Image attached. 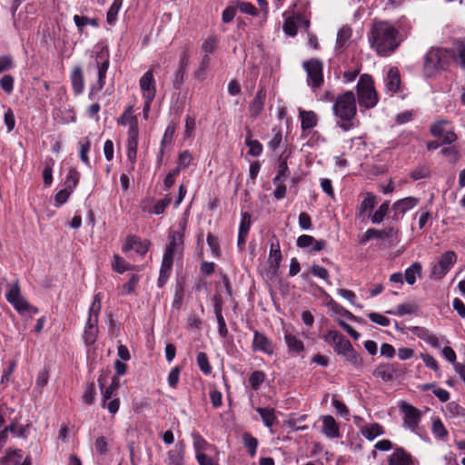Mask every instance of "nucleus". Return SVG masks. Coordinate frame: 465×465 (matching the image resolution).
<instances>
[{
  "mask_svg": "<svg viewBox=\"0 0 465 465\" xmlns=\"http://www.w3.org/2000/svg\"><path fill=\"white\" fill-rule=\"evenodd\" d=\"M322 432L330 439H336L341 436L339 424L331 415L322 417Z\"/></svg>",
  "mask_w": 465,
  "mask_h": 465,
  "instance_id": "nucleus-18",
  "label": "nucleus"
},
{
  "mask_svg": "<svg viewBox=\"0 0 465 465\" xmlns=\"http://www.w3.org/2000/svg\"><path fill=\"white\" fill-rule=\"evenodd\" d=\"M175 129H176L175 124L173 123H170L167 125V127H166V129L164 131L163 139L161 141V150H160L159 155H158V163H161L162 159H163V147L166 144H171L172 142H173V135H174V133H175Z\"/></svg>",
  "mask_w": 465,
  "mask_h": 465,
  "instance_id": "nucleus-33",
  "label": "nucleus"
},
{
  "mask_svg": "<svg viewBox=\"0 0 465 465\" xmlns=\"http://www.w3.org/2000/svg\"><path fill=\"white\" fill-rule=\"evenodd\" d=\"M421 264L420 262H413L410 267L405 270L404 278L408 284L412 285L416 282V277L421 275Z\"/></svg>",
  "mask_w": 465,
  "mask_h": 465,
  "instance_id": "nucleus-35",
  "label": "nucleus"
},
{
  "mask_svg": "<svg viewBox=\"0 0 465 465\" xmlns=\"http://www.w3.org/2000/svg\"><path fill=\"white\" fill-rule=\"evenodd\" d=\"M143 100H153L156 94V84L152 70L145 72L139 80Z\"/></svg>",
  "mask_w": 465,
  "mask_h": 465,
  "instance_id": "nucleus-14",
  "label": "nucleus"
},
{
  "mask_svg": "<svg viewBox=\"0 0 465 465\" xmlns=\"http://www.w3.org/2000/svg\"><path fill=\"white\" fill-rule=\"evenodd\" d=\"M101 61H96V67L98 71V87L103 89L105 84L106 73L109 67V56L108 54L101 52L97 55Z\"/></svg>",
  "mask_w": 465,
  "mask_h": 465,
  "instance_id": "nucleus-22",
  "label": "nucleus"
},
{
  "mask_svg": "<svg viewBox=\"0 0 465 465\" xmlns=\"http://www.w3.org/2000/svg\"><path fill=\"white\" fill-rule=\"evenodd\" d=\"M245 144L249 148V154L257 157L262 153V145L258 140L252 138V134L249 132L245 138Z\"/></svg>",
  "mask_w": 465,
  "mask_h": 465,
  "instance_id": "nucleus-38",
  "label": "nucleus"
},
{
  "mask_svg": "<svg viewBox=\"0 0 465 465\" xmlns=\"http://www.w3.org/2000/svg\"><path fill=\"white\" fill-rule=\"evenodd\" d=\"M416 334L420 339L423 340L430 346L437 348V349L440 348V345L439 338L435 334L429 331L428 330H426L424 328L418 329Z\"/></svg>",
  "mask_w": 465,
  "mask_h": 465,
  "instance_id": "nucleus-37",
  "label": "nucleus"
},
{
  "mask_svg": "<svg viewBox=\"0 0 465 465\" xmlns=\"http://www.w3.org/2000/svg\"><path fill=\"white\" fill-rule=\"evenodd\" d=\"M376 205V196L372 193H366L364 194L363 200L361 203L356 207V216L363 217L366 213H369V216H371V212Z\"/></svg>",
  "mask_w": 465,
  "mask_h": 465,
  "instance_id": "nucleus-24",
  "label": "nucleus"
},
{
  "mask_svg": "<svg viewBox=\"0 0 465 465\" xmlns=\"http://www.w3.org/2000/svg\"><path fill=\"white\" fill-rule=\"evenodd\" d=\"M389 465H415L410 453L402 448H397L388 459Z\"/></svg>",
  "mask_w": 465,
  "mask_h": 465,
  "instance_id": "nucleus-20",
  "label": "nucleus"
},
{
  "mask_svg": "<svg viewBox=\"0 0 465 465\" xmlns=\"http://www.w3.org/2000/svg\"><path fill=\"white\" fill-rule=\"evenodd\" d=\"M122 5L123 0H114L106 14V21L108 24L113 25L116 22L117 15L122 7Z\"/></svg>",
  "mask_w": 465,
  "mask_h": 465,
  "instance_id": "nucleus-44",
  "label": "nucleus"
},
{
  "mask_svg": "<svg viewBox=\"0 0 465 465\" xmlns=\"http://www.w3.org/2000/svg\"><path fill=\"white\" fill-rule=\"evenodd\" d=\"M95 395H96V392H95L94 385V383H91L86 387V390L82 397L83 401L86 404H92L94 401Z\"/></svg>",
  "mask_w": 465,
  "mask_h": 465,
  "instance_id": "nucleus-64",
  "label": "nucleus"
},
{
  "mask_svg": "<svg viewBox=\"0 0 465 465\" xmlns=\"http://www.w3.org/2000/svg\"><path fill=\"white\" fill-rule=\"evenodd\" d=\"M390 204L389 202H384L380 207L371 214V221L374 224H380L382 223L384 217L389 212Z\"/></svg>",
  "mask_w": 465,
  "mask_h": 465,
  "instance_id": "nucleus-39",
  "label": "nucleus"
},
{
  "mask_svg": "<svg viewBox=\"0 0 465 465\" xmlns=\"http://www.w3.org/2000/svg\"><path fill=\"white\" fill-rule=\"evenodd\" d=\"M173 263V258L168 257V255L163 256L162 265H161V269H160V275L158 278V286L160 288L163 287L165 284V282H167V280L170 276L171 271H172Z\"/></svg>",
  "mask_w": 465,
  "mask_h": 465,
  "instance_id": "nucleus-27",
  "label": "nucleus"
},
{
  "mask_svg": "<svg viewBox=\"0 0 465 465\" xmlns=\"http://www.w3.org/2000/svg\"><path fill=\"white\" fill-rule=\"evenodd\" d=\"M369 319L381 326L386 327L390 324V319L377 312H370L368 314Z\"/></svg>",
  "mask_w": 465,
  "mask_h": 465,
  "instance_id": "nucleus-61",
  "label": "nucleus"
},
{
  "mask_svg": "<svg viewBox=\"0 0 465 465\" xmlns=\"http://www.w3.org/2000/svg\"><path fill=\"white\" fill-rule=\"evenodd\" d=\"M332 111L337 118V125L343 131H349L354 127L352 119L356 115L357 106L355 95L352 91H347L338 95L332 106Z\"/></svg>",
  "mask_w": 465,
  "mask_h": 465,
  "instance_id": "nucleus-2",
  "label": "nucleus"
},
{
  "mask_svg": "<svg viewBox=\"0 0 465 465\" xmlns=\"http://www.w3.org/2000/svg\"><path fill=\"white\" fill-rule=\"evenodd\" d=\"M72 87L76 95L81 94L84 89V81L82 68L75 66L71 74Z\"/></svg>",
  "mask_w": 465,
  "mask_h": 465,
  "instance_id": "nucleus-28",
  "label": "nucleus"
},
{
  "mask_svg": "<svg viewBox=\"0 0 465 465\" xmlns=\"http://www.w3.org/2000/svg\"><path fill=\"white\" fill-rule=\"evenodd\" d=\"M237 7L243 14H247V15H252V16H257L258 15L257 9L251 3H248V2H238L237 3Z\"/></svg>",
  "mask_w": 465,
  "mask_h": 465,
  "instance_id": "nucleus-58",
  "label": "nucleus"
},
{
  "mask_svg": "<svg viewBox=\"0 0 465 465\" xmlns=\"http://www.w3.org/2000/svg\"><path fill=\"white\" fill-rule=\"evenodd\" d=\"M242 441L244 447L248 450L250 456L254 457L258 447L257 439L252 436L249 432H245L242 435Z\"/></svg>",
  "mask_w": 465,
  "mask_h": 465,
  "instance_id": "nucleus-43",
  "label": "nucleus"
},
{
  "mask_svg": "<svg viewBox=\"0 0 465 465\" xmlns=\"http://www.w3.org/2000/svg\"><path fill=\"white\" fill-rule=\"evenodd\" d=\"M300 20V17L293 16L288 17L282 26L284 33L290 36H295L297 35V22Z\"/></svg>",
  "mask_w": 465,
  "mask_h": 465,
  "instance_id": "nucleus-47",
  "label": "nucleus"
},
{
  "mask_svg": "<svg viewBox=\"0 0 465 465\" xmlns=\"http://www.w3.org/2000/svg\"><path fill=\"white\" fill-rule=\"evenodd\" d=\"M102 308V295L96 293L89 308V315L83 333V340L88 346L93 345L98 336V320Z\"/></svg>",
  "mask_w": 465,
  "mask_h": 465,
  "instance_id": "nucleus-4",
  "label": "nucleus"
},
{
  "mask_svg": "<svg viewBox=\"0 0 465 465\" xmlns=\"http://www.w3.org/2000/svg\"><path fill=\"white\" fill-rule=\"evenodd\" d=\"M72 193L73 192L67 188L60 190L54 196L55 206L60 207L66 203Z\"/></svg>",
  "mask_w": 465,
  "mask_h": 465,
  "instance_id": "nucleus-57",
  "label": "nucleus"
},
{
  "mask_svg": "<svg viewBox=\"0 0 465 465\" xmlns=\"http://www.w3.org/2000/svg\"><path fill=\"white\" fill-rule=\"evenodd\" d=\"M362 435L369 440H373L376 437L384 433V430L379 423H371L361 429Z\"/></svg>",
  "mask_w": 465,
  "mask_h": 465,
  "instance_id": "nucleus-34",
  "label": "nucleus"
},
{
  "mask_svg": "<svg viewBox=\"0 0 465 465\" xmlns=\"http://www.w3.org/2000/svg\"><path fill=\"white\" fill-rule=\"evenodd\" d=\"M430 132L432 136L440 139L444 144H450L457 140L451 123L448 120L436 121L430 125Z\"/></svg>",
  "mask_w": 465,
  "mask_h": 465,
  "instance_id": "nucleus-8",
  "label": "nucleus"
},
{
  "mask_svg": "<svg viewBox=\"0 0 465 465\" xmlns=\"http://www.w3.org/2000/svg\"><path fill=\"white\" fill-rule=\"evenodd\" d=\"M184 451L182 443L176 444L167 453L168 465H183Z\"/></svg>",
  "mask_w": 465,
  "mask_h": 465,
  "instance_id": "nucleus-29",
  "label": "nucleus"
},
{
  "mask_svg": "<svg viewBox=\"0 0 465 465\" xmlns=\"http://www.w3.org/2000/svg\"><path fill=\"white\" fill-rule=\"evenodd\" d=\"M118 124L121 125H129V127L138 124L135 116L132 115V107H128L122 116L118 119Z\"/></svg>",
  "mask_w": 465,
  "mask_h": 465,
  "instance_id": "nucleus-52",
  "label": "nucleus"
},
{
  "mask_svg": "<svg viewBox=\"0 0 465 465\" xmlns=\"http://www.w3.org/2000/svg\"><path fill=\"white\" fill-rule=\"evenodd\" d=\"M14 77L10 74H5L0 79V86L6 94H11L14 90Z\"/></svg>",
  "mask_w": 465,
  "mask_h": 465,
  "instance_id": "nucleus-55",
  "label": "nucleus"
},
{
  "mask_svg": "<svg viewBox=\"0 0 465 465\" xmlns=\"http://www.w3.org/2000/svg\"><path fill=\"white\" fill-rule=\"evenodd\" d=\"M197 365L199 369L204 373V374H210L212 372V366L209 363L208 357L205 352H198L197 354Z\"/></svg>",
  "mask_w": 465,
  "mask_h": 465,
  "instance_id": "nucleus-50",
  "label": "nucleus"
},
{
  "mask_svg": "<svg viewBox=\"0 0 465 465\" xmlns=\"http://www.w3.org/2000/svg\"><path fill=\"white\" fill-rule=\"evenodd\" d=\"M74 21L75 25L79 29V31H83L84 27L86 25H92V26L98 25L96 20L91 19V18H89L87 16H84V15H75L74 16Z\"/></svg>",
  "mask_w": 465,
  "mask_h": 465,
  "instance_id": "nucleus-53",
  "label": "nucleus"
},
{
  "mask_svg": "<svg viewBox=\"0 0 465 465\" xmlns=\"http://www.w3.org/2000/svg\"><path fill=\"white\" fill-rule=\"evenodd\" d=\"M299 116L301 118L302 130H311L317 125L318 117L313 111H305L300 108Z\"/></svg>",
  "mask_w": 465,
  "mask_h": 465,
  "instance_id": "nucleus-25",
  "label": "nucleus"
},
{
  "mask_svg": "<svg viewBox=\"0 0 465 465\" xmlns=\"http://www.w3.org/2000/svg\"><path fill=\"white\" fill-rule=\"evenodd\" d=\"M352 30L349 25H343L337 34L336 39V49L344 50L347 46V43L351 37Z\"/></svg>",
  "mask_w": 465,
  "mask_h": 465,
  "instance_id": "nucleus-32",
  "label": "nucleus"
},
{
  "mask_svg": "<svg viewBox=\"0 0 465 465\" xmlns=\"http://www.w3.org/2000/svg\"><path fill=\"white\" fill-rule=\"evenodd\" d=\"M98 383L101 388L103 396L102 407L106 408L111 414H115L119 410L120 401L118 398L113 400L111 399L113 394L118 390L120 386L119 379L117 377H114L107 388H104L103 377L98 379Z\"/></svg>",
  "mask_w": 465,
  "mask_h": 465,
  "instance_id": "nucleus-7",
  "label": "nucleus"
},
{
  "mask_svg": "<svg viewBox=\"0 0 465 465\" xmlns=\"http://www.w3.org/2000/svg\"><path fill=\"white\" fill-rule=\"evenodd\" d=\"M457 261V255L453 251L442 253L439 261L431 266L430 276L435 279H442L451 269Z\"/></svg>",
  "mask_w": 465,
  "mask_h": 465,
  "instance_id": "nucleus-11",
  "label": "nucleus"
},
{
  "mask_svg": "<svg viewBox=\"0 0 465 465\" xmlns=\"http://www.w3.org/2000/svg\"><path fill=\"white\" fill-rule=\"evenodd\" d=\"M183 249V234L180 232H172L169 235V242L163 255L173 258L175 253H181Z\"/></svg>",
  "mask_w": 465,
  "mask_h": 465,
  "instance_id": "nucleus-15",
  "label": "nucleus"
},
{
  "mask_svg": "<svg viewBox=\"0 0 465 465\" xmlns=\"http://www.w3.org/2000/svg\"><path fill=\"white\" fill-rule=\"evenodd\" d=\"M22 460L21 450H14L7 451L1 459L2 465H17Z\"/></svg>",
  "mask_w": 465,
  "mask_h": 465,
  "instance_id": "nucleus-40",
  "label": "nucleus"
},
{
  "mask_svg": "<svg viewBox=\"0 0 465 465\" xmlns=\"http://www.w3.org/2000/svg\"><path fill=\"white\" fill-rule=\"evenodd\" d=\"M432 433L438 439L443 440L448 436V431L440 419H435L432 421Z\"/></svg>",
  "mask_w": 465,
  "mask_h": 465,
  "instance_id": "nucleus-51",
  "label": "nucleus"
},
{
  "mask_svg": "<svg viewBox=\"0 0 465 465\" xmlns=\"http://www.w3.org/2000/svg\"><path fill=\"white\" fill-rule=\"evenodd\" d=\"M193 160L192 154L188 151H184L179 154L178 158V166L177 168H180V171L182 169H184L188 167Z\"/></svg>",
  "mask_w": 465,
  "mask_h": 465,
  "instance_id": "nucleus-60",
  "label": "nucleus"
},
{
  "mask_svg": "<svg viewBox=\"0 0 465 465\" xmlns=\"http://www.w3.org/2000/svg\"><path fill=\"white\" fill-rule=\"evenodd\" d=\"M306 415H302L299 418H292L285 421V426L292 431L305 430L308 429L306 425H300V422L306 420Z\"/></svg>",
  "mask_w": 465,
  "mask_h": 465,
  "instance_id": "nucleus-48",
  "label": "nucleus"
},
{
  "mask_svg": "<svg viewBox=\"0 0 465 465\" xmlns=\"http://www.w3.org/2000/svg\"><path fill=\"white\" fill-rule=\"evenodd\" d=\"M356 88L358 103L361 106L370 109L377 104L379 99L371 76L368 74L361 75Z\"/></svg>",
  "mask_w": 465,
  "mask_h": 465,
  "instance_id": "nucleus-5",
  "label": "nucleus"
},
{
  "mask_svg": "<svg viewBox=\"0 0 465 465\" xmlns=\"http://www.w3.org/2000/svg\"><path fill=\"white\" fill-rule=\"evenodd\" d=\"M401 373L396 365L392 363L380 364L373 371L375 377L381 378L384 381H392L399 377Z\"/></svg>",
  "mask_w": 465,
  "mask_h": 465,
  "instance_id": "nucleus-17",
  "label": "nucleus"
},
{
  "mask_svg": "<svg viewBox=\"0 0 465 465\" xmlns=\"http://www.w3.org/2000/svg\"><path fill=\"white\" fill-rule=\"evenodd\" d=\"M53 164L52 159L46 162L45 167L43 171V179L45 185H50L53 182Z\"/></svg>",
  "mask_w": 465,
  "mask_h": 465,
  "instance_id": "nucleus-59",
  "label": "nucleus"
},
{
  "mask_svg": "<svg viewBox=\"0 0 465 465\" xmlns=\"http://www.w3.org/2000/svg\"><path fill=\"white\" fill-rule=\"evenodd\" d=\"M371 49L380 56H389L394 53L402 37L394 25L388 21H375L368 35Z\"/></svg>",
  "mask_w": 465,
  "mask_h": 465,
  "instance_id": "nucleus-1",
  "label": "nucleus"
},
{
  "mask_svg": "<svg viewBox=\"0 0 465 465\" xmlns=\"http://www.w3.org/2000/svg\"><path fill=\"white\" fill-rule=\"evenodd\" d=\"M6 301L19 312L23 314L26 312L36 313L38 310L32 307L21 293L20 285L17 282L9 283L5 294Z\"/></svg>",
  "mask_w": 465,
  "mask_h": 465,
  "instance_id": "nucleus-6",
  "label": "nucleus"
},
{
  "mask_svg": "<svg viewBox=\"0 0 465 465\" xmlns=\"http://www.w3.org/2000/svg\"><path fill=\"white\" fill-rule=\"evenodd\" d=\"M265 99V90L263 88L259 89L249 106L251 117L256 118L258 115H260L263 110Z\"/></svg>",
  "mask_w": 465,
  "mask_h": 465,
  "instance_id": "nucleus-23",
  "label": "nucleus"
},
{
  "mask_svg": "<svg viewBox=\"0 0 465 465\" xmlns=\"http://www.w3.org/2000/svg\"><path fill=\"white\" fill-rule=\"evenodd\" d=\"M430 173V167L427 164H422L415 167L410 173L411 179L414 181L429 177Z\"/></svg>",
  "mask_w": 465,
  "mask_h": 465,
  "instance_id": "nucleus-49",
  "label": "nucleus"
},
{
  "mask_svg": "<svg viewBox=\"0 0 465 465\" xmlns=\"http://www.w3.org/2000/svg\"><path fill=\"white\" fill-rule=\"evenodd\" d=\"M264 380V372L262 371H255L249 377V383L253 390H257Z\"/></svg>",
  "mask_w": 465,
  "mask_h": 465,
  "instance_id": "nucleus-54",
  "label": "nucleus"
},
{
  "mask_svg": "<svg viewBox=\"0 0 465 465\" xmlns=\"http://www.w3.org/2000/svg\"><path fill=\"white\" fill-rule=\"evenodd\" d=\"M401 84L400 74L397 68H391L387 74L385 85L387 90L396 93Z\"/></svg>",
  "mask_w": 465,
  "mask_h": 465,
  "instance_id": "nucleus-31",
  "label": "nucleus"
},
{
  "mask_svg": "<svg viewBox=\"0 0 465 465\" xmlns=\"http://www.w3.org/2000/svg\"><path fill=\"white\" fill-rule=\"evenodd\" d=\"M282 261V253L280 250V244L278 242H271L270 245V254L268 258V263L271 268H272L273 271H276L279 266L280 262Z\"/></svg>",
  "mask_w": 465,
  "mask_h": 465,
  "instance_id": "nucleus-30",
  "label": "nucleus"
},
{
  "mask_svg": "<svg viewBox=\"0 0 465 465\" xmlns=\"http://www.w3.org/2000/svg\"><path fill=\"white\" fill-rule=\"evenodd\" d=\"M306 71L308 84L313 88H319L323 84L322 63L317 59H311L303 63Z\"/></svg>",
  "mask_w": 465,
  "mask_h": 465,
  "instance_id": "nucleus-10",
  "label": "nucleus"
},
{
  "mask_svg": "<svg viewBox=\"0 0 465 465\" xmlns=\"http://www.w3.org/2000/svg\"><path fill=\"white\" fill-rule=\"evenodd\" d=\"M256 411L260 414L262 420L266 427L271 428L273 425L276 420L273 409L259 407L256 409Z\"/></svg>",
  "mask_w": 465,
  "mask_h": 465,
  "instance_id": "nucleus-36",
  "label": "nucleus"
},
{
  "mask_svg": "<svg viewBox=\"0 0 465 465\" xmlns=\"http://www.w3.org/2000/svg\"><path fill=\"white\" fill-rule=\"evenodd\" d=\"M78 145L80 147V158H81L82 162L85 165L90 167V160L87 155V153L91 148V142H90L89 138L84 137V138L81 139L78 143Z\"/></svg>",
  "mask_w": 465,
  "mask_h": 465,
  "instance_id": "nucleus-42",
  "label": "nucleus"
},
{
  "mask_svg": "<svg viewBox=\"0 0 465 465\" xmlns=\"http://www.w3.org/2000/svg\"><path fill=\"white\" fill-rule=\"evenodd\" d=\"M419 203V200L415 197H406L395 202L392 205V210L394 213L393 219L399 220L408 211L414 208Z\"/></svg>",
  "mask_w": 465,
  "mask_h": 465,
  "instance_id": "nucleus-16",
  "label": "nucleus"
},
{
  "mask_svg": "<svg viewBox=\"0 0 465 465\" xmlns=\"http://www.w3.org/2000/svg\"><path fill=\"white\" fill-rule=\"evenodd\" d=\"M284 341L290 352L300 353L304 350L303 342L289 331H284Z\"/></svg>",
  "mask_w": 465,
  "mask_h": 465,
  "instance_id": "nucleus-26",
  "label": "nucleus"
},
{
  "mask_svg": "<svg viewBox=\"0 0 465 465\" xmlns=\"http://www.w3.org/2000/svg\"><path fill=\"white\" fill-rule=\"evenodd\" d=\"M454 57L452 50L431 48L425 56L424 70L428 75H432L437 70H445Z\"/></svg>",
  "mask_w": 465,
  "mask_h": 465,
  "instance_id": "nucleus-3",
  "label": "nucleus"
},
{
  "mask_svg": "<svg viewBox=\"0 0 465 465\" xmlns=\"http://www.w3.org/2000/svg\"><path fill=\"white\" fill-rule=\"evenodd\" d=\"M399 407L403 415V427L412 432H416L422 416L421 411L405 401H401Z\"/></svg>",
  "mask_w": 465,
  "mask_h": 465,
  "instance_id": "nucleus-9",
  "label": "nucleus"
},
{
  "mask_svg": "<svg viewBox=\"0 0 465 465\" xmlns=\"http://www.w3.org/2000/svg\"><path fill=\"white\" fill-rule=\"evenodd\" d=\"M311 272L313 276L328 282L329 272L324 267L318 264H313L311 268Z\"/></svg>",
  "mask_w": 465,
  "mask_h": 465,
  "instance_id": "nucleus-62",
  "label": "nucleus"
},
{
  "mask_svg": "<svg viewBox=\"0 0 465 465\" xmlns=\"http://www.w3.org/2000/svg\"><path fill=\"white\" fill-rule=\"evenodd\" d=\"M79 178V173L74 168H71L65 176L64 188L70 189L73 192L78 184Z\"/></svg>",
  "mask_w": 465,
  "mask_h": 465,
  "instance_id": "nucleus-45",
  "label": "nucleus"
},
{
  "mask_svg": "<svg viewBox=\"0 0 465 465\" xmlns=\"http://www.w3.org/2000/svg\"><path fill=\"white\" fill-rule=\"evenodd\" d=\"M346 338L338 331H329L324 336L323 340L331 344L333 349L338 347Z\"/></svg>",
  "mask_w": 465,
  "mask_h": 465,
  "instance_id": "nucleus-41",
  "label": "nucleus"
},
{
  "mask_svg": "<svg viewBox=\"0 0 465 465\" xmlns=\"http://www.w3.org/2000/svg\"><path fill=\"white\" fill-rule=\"evenodd\" d=\"M393 233L394 229L392 227H389L384 230L370 228L360 237V242L365 244L372 239H389L393 235Z\"/></svg>",
  "mask_w": 465,
  "mask_h": 465,
  "instance_id": "nucleus-19",
  "label": "nucleus"
},
{
  "mask_svg": "<svg viewBox=\"0 0 465 465\" xmlns=\"http://www.w3.org/2000/svg\"><path fill=\"white\" fill-rule=\"evenodd\" d=\"M123 252H129L134 250L137 253L144 255L149 250V244L145 242H142L140 238L134 235L128 236L125 243L123 246Z\"/></svg>",
  "mask_w": 465,
  "mask_h": 465,
  "instance_id": "nucleus-21",
  "label": "nucleus"
},
{
  "mask_svg": "<svg viewBox=\"0 0 465 465\" xmlns=\"http://www.w3.org/2000/svg\"><path fill=\"white\" fill-rule=\"evenodd\" d=\"M252 350L272 356L274 353V344L264 333L254 331Z\"/></svg>",
  "mask_w": 465,
  "mask_h": 465,
  "instance_id": "nucleus-13",
  "label": "nucleus"
},
{
  "mask_svg": "<svg viewBox=\"0 0 465 465\" xmlns=\"http://www.w3.org/2000/svg\"><path fill=\"white\" fill-rule=\"evenodd\" d=\"M112 266L113 269L119 273H124L129 269L128 264L118 254L114 255V262L112 263Z\"/></svg>",
  "mask_w": 465,
  "mask_h": 465,
  "instance_id": "nucleus-56",
  "label": "nucleus"
},
{
  "mask_svg": "<svg viewBox=\"0 0 465 465\" xmlns=\"http://www.w3.org/2000/svg\"><path fill=\"white\" fill-rule=\"evenodd\" d=\"M334 351L344 357L355 369H361L362 367V360L360 354L353 349L349 340L345 339L341 344H338Z\"/></svg>",
  "mask_w": 465,
  "mask_h": 465,
  "instance_id": "nucleus-12",
  "label": "nucleus"
},
{
  "mask_svg": "<svg viewBox=\"0 0 465 465\" xmlns=\"http://www.w3.org/2000/svg\"><path fill=\"white\" fill-rule=\"evenodd\" d=\"M180 372H181V368L178 366L173 368L171 370V371L169 372L167 381H168L169 386H171L172 388H175L177 386V384L179 382Z\"/></svg>",
  "mask_w": 465,
  "mask_h": 465,
  "instance_id": "nucleus-63",
  "label": "nucleus"
},
{
  "mask_svg": "<svg viewBox=\"0 0 465 465\" xmlns=\"http://www.w3.org/2000/svg\"><path fill=\"white\" fill-rule=\"evenodd\" d=\"M446 414L450 418L464 417L465 410L456 401H450L446 405Z\"/></svg>",
  "mask_w": 465,
  "mask_h": 465,
  "instance_id": "nucleus-46",
  "label": "nucleus"
}]
</instances>
